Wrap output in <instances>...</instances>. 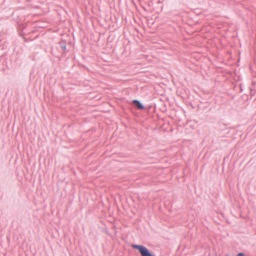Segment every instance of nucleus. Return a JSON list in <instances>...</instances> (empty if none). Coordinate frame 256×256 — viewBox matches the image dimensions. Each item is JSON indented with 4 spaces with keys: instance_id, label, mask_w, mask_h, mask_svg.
<instances>
[{
    "instance_id": "obj_1",
    "label": "nucleus",
    "mask_w": 256,
    "mask_h": 256,
    "mask_svg": "<svg viewBox=\"0 0 256 256\" xmlns=\"http://www.w3.org/2000/svg\"><path fill=\"white\" fill-rule=\"evenodd\" d=\"M132 246L134 248L138 250L142 256H155L150 252L148 248L144 246L132 244Z\"/></svg>"
},
{
    "instance_id": "obj_3",
    "label": "nucleus",
    "mask_w": 256,
    "mask_h": 256,
    "mask_svg": "<svg viewBox=\"0 0 256 256\" xmlns=\"http://www.w3.org/2000/svg\"><path fill=\"white\" fill-rule=\"evenodd\" d=\"M59 45L61 48L64 50H66V42L64 40H61L59 42Z\"/></svg>"
},
{
    "instance_id": "obj_4",
    "label": "nucleus",
    "mask_w": 256,
    "mask_h": 256,
    "mask_svg": "<svg viewBox=\"0 0 256 256\" xmlns=\"http://www.w3.org/2000/svg\"><path fill=\"white\" fill-rule=\"evenodd\" d=\"M236 256H244V254L242 252L238 253Z\"/></svg>"
},
{
    "instance_id": "obj_2",
    "label": "nucleus",
    "mask_w": 256,
    "mask_h": 256,
    "mask_svg": "<svg viewBox=\"0 0 256 256\" xmlns=\"http://www.w3.org/2000/svg\"><path fill=\"white\" fill-rule=\"evenodd\" d=\"M132 102L138 110H142L144 108V106L138 100H133Z\"/></svg>"
}]
</instances>
